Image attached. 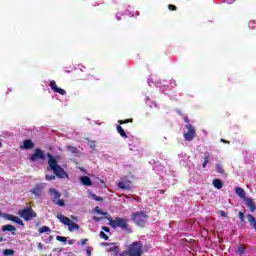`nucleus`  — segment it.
Wrapping results in <instances>:
<instances>
[{"label":"nucleus","instance_id":"nucleus-1","mask_svg":"<svg viewBox=\"0 0 256 256\" xmlns=\"http://www.w3.org/2000/svg\"><path fill=\"white\" fill-rule=\"evenodd\" d=\"M107 219L112 229H121V231H126L128 234L133 233V230L129 227V220L127 218L116 217L115 219H112L109 215Z\"/></svg>","mask_w":256,"mask_h":256},{"label":"nucleus","instance_id":"nucleus-2","mask_svg":"<svg viewBox=\"0 0 256 256\" xmlns=\"http://www.w3.org/2000/svg\"><path fill=\"white\" fill-rule=\"evenodd\" d=\"M47 157L48 165L51 171H53L54 175H56L58 179H65L67 177V172H65V169H63V167L57 163V159H55L51 153H47Z\"/></svg>","mask_w":256,"mask_h":256},{"label":"nucleus","instance_id":"nucleus-3","mask_svg":"<svg viewBox=\"0 0 256 256\" xmlns=\"http://www.w3.org/2000/svg\"><path fill=\"white\" fill-rule=\"evenodd\" d=\"M18 215L21 217V219H24V221H32V219L37 217V212L31 207H26L18 210Z\"/></svg>","mask_w":256,"mask_h":256},{"label":"nucleus","instance_id":"nucleus-4","mask_svg":"<svg viewBox=\"0 0 256 256\" xmlns=\"http://www.w3.org/2000/svg\"><path fill=\"white\" fill-rule=\"evenodd\" d=\"M48 194L51 196V200L58 207H65V200L61 199V192L57 191L55 188H50Z\"/></svg>","mask_w":256,"mask_h":256},{"label":"nucleus","instance_id":"nucleus-5","mask_svg":"<svg viewBox=\"0 0 256 256\" xmlns=\"http://www.w3.org/2000/svg\"><path fill=\"white\" fill-rule=\"evenodd\" d=\"M56 217L57 219H59L60 223H63V225L68 226L69 231H79L78 224L69 219V217L63 214H58Z\"/></svg>","mask_w":256,"mask_h":256},{"label":"nucleus","instance_id":"nucleus-6","mask_svg":"<svg viewBox=\"0 0 256 256\" xmlns=\"http://www.w3.org/2000/svg\"><path fill=\"white\" fill-rule=\"evenodd\" d=\"M184 121L185 123H188L185 125L186 129H188V132L184 133L183 137L185 141H193L195 137H197L195 126L189 123V118H185Z\"/></svg>","mask_w":256,"mask_h":256},{"label":"nucleus","instance_id":"nucleus-7","mask_svg":"<svg viewBox=\"0 0 256 256\" xmlns=\"http://www.w3.org/2000/svg\"><path fill=\"white\" fill-rule=\"evenodd\" d=\"M129 256H141L143 255V243L136 241L130 244L128 247Z\"/></svg>","mask_w":256,"mask_h":256},{"label":"nucleus","instance_id":"nucleus-8","mask_svg":"<svg viewBox=\"0 0 256 256\" xmlns=\"http://www.w3.org/2000/svg\"><path fill=\"white\" fill-rule=\"evenodd\" d=\"M147 219H149V216L143 211L135 212L132 214V220L134 223H136V225H139L140 227H143V225L147 223Z\"/></svg>","mask_w":256,"mask_h":256},{"label":"nucleus","instance_id":"nucleus-9","mask_svg":"<svg viewBox=\"0 0 256 256\" xmlns=\"http://www.w3.org/2000/svg\"><path fill=\"white\" fill-rule=\"evenodd\" d=\"M45 161V152L40 148H36L34 153L30 156V161L35 163V161Z\"/></svg>","mask_w":256,"mask_h":256},{"label":"nucleus","instance_id":"nucleus-10","mask_svg":"<svg viewBox=\"0 0 256 256\" xmlns=\"http://www.w3.org/2000/svg\"><path fill=\"white\" fill-rule=\"evenodd\" d=\"M43 189H45V184L44 183L36 184L30 190V193H32V195H35V197H41V195H43Z\"/></svg>","mask_w":256,"mask_h":256},{"label":"nucleus","instance_id":"nucleus-11","mask_svg":"<svg viewBox=\"0 0 256 256\" xmlns=\"http://www.w3.org/2000/svg\"><path fill=\"white\" fill-rule=\"evenodd\" d=\"M50 88L52 89V91H54V93H59V95H67V91H65L62 88H59L55 80L50 81Z\"/></svg>","mask_w":256,"mask_h":256},{"label":"nucleus","instance_id":"nucleus-12","mask_svg":"<svg viewBox=\"0 0 256 256\" xmlns=\"http://www.w3.org/2000/svg\"><path fill=\"white\" fill-rule=\"evenodd\" d=\"M118 188L123 189L124 191H131V189H133V185H132L131 181H129V180L120 181L118 183Z\"/></svg>","mask_w":256,"mask_h":256},{"label":"nucleus","instance_id":"nucleus-13","mask_svg":"<svg viewBox=\"0 0 256 256\" xmlns=\"http://www.w3.org/2000/svg\"><path fill=\"white\" fill-rule=\"evenodd\" d=\"M5 219H7L8 221H13L14 223H17L18 225H25L23 223V220H21V218L13 215V214H4Z\"/></svg>","mask_w":256,"mask_h":256},{"label":"nucleus","instance_id":"nucleus-14","mask_svg":"<svg viewBox=\"0 0 256 256\" xmlns=\"http://www.w3.org/2000/svg\"><path fill=\"white\" fill-rule=\"evenodd\" d=\"M244 201H245L246 206L248 207V209H250L251 213H255V211H256V204L253 201V199L252 198H245Z\"/></svg>","mask_w":256,"mask_h":256},{"label":"nucleus","instance_id":"nucleus-15","mask_svg":"<svg viewBox=\"0 0 256 256\" xmlns=\"http://www.w3.org/2000/svg\"><path fill=\"white\" fill-rule=\"evenodd\" d=\"M80 181L82 185H85L86 187H91V185H93V182L91 181V178H89V176H82L80 178Z\"/></svg>","mask_w":256,"mask_h":256},{"label":"nucleus","instance_id":"nucleus-16","mask_svg":"<svg viewBox=\"0 0 256 256\" xmlns=\"http://www.w3.org/2000/svg\"><path fill=\"white\" fill-rule=\"evenodd\" d=\"M235 193L240 197V199H247V196H245V190L239 186L235 188Z\"/></svg>","mask_w":256,"mask_h":256},{"label":"nucleus","instance_id":"nucleus-17","mask_svg":"<svg viewBox=\"0 0 256 256\" xmlns=\"http://www.w3.org/2000/svg\"><path fill=\"white\" fill-rule=\"evenodd\" d=\"M33 147H35V143H33V141H31L29 139L24 140L23 149H33Z\"/></svg>","mask_w":256,"mask_h":256},{"label":"nucleus","instance_id":"nucleus-18","mask_svg":"<svg viewBox=\"0 0 256 256\" xmlns=\"http://www.w3.org/2000/svg\"><path fill=\"white\" fill-rule=\"evenodd\" d=\"M117 132L119 133L120 136H122L123 139H127V134L125 133V130L123 129V127H121V125L117 126Z\"/></svg>","mask_w":256,"mask_h":256},{"label":"nucleus","instance_id":"nucleus-19","mask_svg":"<svg viewBox=\"0 0 256 256\" xmlns=\"http://www.w3.org/2000/svg\"><path fill=\"white\" fill-rule=\"evenodd\" d=\"M213 186L216 189H222L223 188V182L220 179H214L213 180Z\"/></svg>","mask_w":256,"mask_h":256},{"label":"nucleus","instance_id":"nucleus-20","mask_svg":"<svg viewBox=\"0 0 256 256\" xmlns=\"http://www.w3.org/2000/svg\"><path fill=\"white\" fill-rule=\"evenodd\" d=\"M2 231H17V228L11 224L4 225Z\"/></svg>","mask_w":256,"mask_h":256},{"label":"nucleus","instance_id":"nucleus-21","mask_svg":"<svg viewBox=\"0 0 256 256\" xmlns=\"http://www.w3.org/2000/svg\"><path fill=\"white\" fill-rule=\"evenodd\" d=\"M216 171L217 173H220V175H225V169L221 164H216Z\"/></svg>","mask_w":256,"mask_h":256},{"label":"nucleus","instance_id":"nucleus-22","mask_svg":"<svg viewBox=\"0 0 256 256\" xmlns=\"http://www.w3.org/2000/svg\"><path fill=\"white\" fill-rule=\"evenodd\" d=\"M39 233H51V228H49V226H42L39 229Z\"/></svg>","mask_w":256,"mask_h":256},{"label":"nucleus","instance_id":"nucleus-23","mask_svg":"<svg viewBox=\"0 0 256 256\" xmlns=\"http://www.w3.org/2000/svg\"><path fill=\"white\" fill-rule=\"evenodd\" d=\"M94 211H95V213H97L98 215H104V216L109 215V213L101 211V208H99V206H96V207L94 208Z\"/></svg>","mask_w":256,"mask_h":256},{"label":"nucleus","instance_id":"nucleus-24","mask_svg":"<svg viewBox=\"0 0 256 256\" xmlns=\"http://www.w3.org/2000/svg\"><path fill=\"white\" fill-rule=\"evenodd\" d=\"M68 151H70L71 153H73L74 155L79 153V149H77V147H73V146H67Z\"/></svg>","mask_w":256,"mask_h":256},{"label":"nucleus","instance_id":"nucleus-25","mask_svg":"<svg viewBox=\"0 0 256 256\" xmlns=\"http://www.w3.org/2000/svg\"><path fill=\"white\" fill-rule=\"evenodd\" d=\"M119 125H126V123H133V118L126 120H118Z\"/></svg>","mask_w":256,"mask_h":256},{"label":"nucleus","instance_id":"nucleus-26","mask_svg":"<svg viewBox=\"0 0 256 256\" xmlns=\"http://www.w3.org/2000/svg\"><path fill=\"white\" fill-rule=\"evenodd\" d=\"M237 253H238L239 255H243V254L245 253V246H243V244H240V245L238 246Z\"/></svg>","mask_w":256,"mask_h":256},{"label":"nucleus","instance_id":"nucleus-27","mask_svg":"<svg viewBox=\"0 0 256 256\" xmlns=\"http://www.w3.org/2000/svg\"><path fill=\"white\" fill-rule=\"evenodd\" d=\"M56 241H60V243H67V237L65 236H57Z\"/></svg>","mask_w":256,"mask_h":256},{"label":"nucleus","instance_id":"nucleus-28","mask_svg":"<svg viewBox=\"0 0 256 256\" xmlns=\"http://www.w3.org/2000/svg\"><path fill=\"white\" fill-rule=\"evenodd\" d=\"M4 255L9 256V255H15V251L11 249H5L3 251Z\"/></svg>","mask_w":256,"mask_h":256},{"label":"nucleus","instance_id":"nucleus-29","mask_svg":"<svg viewBox=\"0 0 256 256\" xmlns=\"http://www.w3.org/2000/svg\"><path fill=\"white\" fill-rule=\"evenodd\" d=\"M99 236L101 237V239H104V241H109V236L106 235L105 232L101 231Z\"/></svg>","mask_w":256,"mask_h":256},{"label":"nucleus","instance_id":"nucleus-30","mask_svg":"<svg viewBox=\"0 0 256 256\" xmlns=\"http://www.w3.org/2000/svg\"><path fill=\"white\" fill-rule=\"evenodd\" d=\"M211 154L209 152L204 153V162L209 163Z\"/></svg>","mask_w":256,"mask_h":256},{"label":"nucleus","instance_id":"nucleus-31","mask_svg":"<svg viewBox=\"0 0 256 256\" xmlns=\"http://www.w3.org/2000/svg\"><path fill=\"white\" fill-rule=\"evenodd\" d=\"M45 179H46V181H55L56 177H55V175L46 174Z\"/></svg>","mask_w":256,"mask_h":256},{"label":"nucleus","instance_id":"nucleus-32","mask_svg":"<svg viewBox=\"0 0 256 256\" xmlns=\"http://www.w3.org/2000/svg\"><path fill=\"white\" fill-rule=\"evenodd\" d=\"M238 217H239L241 223H244V222H245V213H243L242 211H240V212L238 213Z\"/></svg>","mask_w":256,"mask_h":256},{"label":"nucleus","instance_id":"nucleus-33","mask_svg":"<svg viewBox=\"0 0 256 256\" xmlns=\"http://www.w3.org/2000/svg\"><path fill=\"white\" fill-rule=\"evenodd\" d=\"M86 253H87V256H91V253H93V247L87 246L86 247Z\"/></svg>","mask_w":256,"mask_h":256},{"label":"nucleus","instance_id":"nucleus-34","mask_svg":"<svg viewBox=\"0 0 256 256\" xmlns=\"http://www.w3.org/2000/svg\"><path fill=\"white\" fill-rule=\"evenodd\" d=\"M92 199H94V201H103L102 197L96 196L95 194H91Z\"/></svg>","mask_w":256,"mask_h":256},{"label":"nucleus","instance_id":"nucleus-35","mask_svg":"<svg viewBox=\"0 0 256 256\" xmlns=\"http://www.w3.org/2000/svg\"><path fill=\"white\" fill-rule=\"evenodd\" d=\"M168 9H169V11H177V6H175L173 4H169Z\"/></svg>","mask_w":256,"mask_h":256},{"label":"nucleus","instance_id":"nucleus-36","mask_svg":"<svg viewBox=\"0 0 256 256\" xmlns=\"http://www.w3.org/2000/svg\"><path fill=\"white\" fill-rule=\"evenodd\" d=\"M87 241H89V239L87 238H84V239H81L80 242H79V245H87Z\"/></svg>","mask_w":256,"mask_h":256},{"label":"nucleus","instance_id":"nucleus-37","mask_svg":"<svg viewBox=\"0 0 256 256\" xmlns=\"http://www.w3.org/2000/svg\"><path fill=\"white\" fill-rule=\"evenodd\" d=\"M89 147H90L91 149H95V148L97 147V145L95 144V141H90V142H89Z\"/></svg>","mask_w":256,"mask_h":256},{"label":"nucleus","instance_id":"nucleus-38","mask_svg":"<svg viewBox=\"0 0 256 256\" xmlns=\"http://www.w3.org/2000/svg\"><path fill=\"white\" fill-rule=\"evenodd\" d=\"M102 231H105V233H109V231H111V229H109V227H107V226H103Z\"/></svg>","mask_w":256,"mask_h":256},{"label":"nucleus","instance_id":"nucleus-39","mask_svg":"<svg viewBox=\"0 0 256 256\" xmlns=\"http://www.w3.org/2000/svg\"><path fill=\"white\" fill-rule=\"evenodd\" d=\"M219 214L221 215V217H227V213L223 210H220Z\"/></svg>","mask_w":256,"mask_h":256},{"label":"nucleus","instance_id":"nucleus-40","mask_svg":"<svg viewBox=\"0 0 256 256\" xmlns=\"http://www.w3.org/2000/svg\"><path fill=\"white\" fill-rule=\"evenodd\" d=\"M120 256H129V250L121 252Z\"/></svg>","mask_w":256,"mask_h":256},{"label":"nucleus","instance_id":"nucleus-41","mask_svg":"<svg viewBox=\"0 0 256 256\" xmlns=\"http://www.w3.org/2000/svg\"><path fill=\"white\" fill-rule=\"evenodd\" d=\"M220 141H221V143H226L227 145H229L231 143L230 141L225 140V139H221Z\"/></svg>","mask_w":256,"mask_h":256},{"label":"nucleus","instance_id":"nucleus-42","mask_svg":"<svg viewBox=\"0 0 256 256\" xmlns=\"http://www.w3.org/2000/svg\"><path fill=\"white\" fill-rule=\"evenodd\" d=\"M5 241H7V239L4 238L3 236H0V243H3V242H5Z\"/></svg>","mask_w":256,"mask_h":256},{"label":"nucleus","instance_id":"nucleus-43","mask_svg":"<svg viewBox=\"0 0 256 256\" xmlns=\"http://www.w3.org/2000/svg\"><path fill=\"white\" fill-rule=\"evenodd\" d=\"M209 162H203V164H202V167L205 169V167H207V164H208Z\"/></svg>","mask_w":256,"mask_h":256},{"label":"nucleus","instance_id":"nucleus-44","mask_svg":"<svg viewBox=\"0 0 256 256\" xmlns=\"http://www.w3.org/2000/svg\"><path fill=\"white\" fill-rule=\"evenodd\" d=\"M94 221L99 222V221H101V218L94 217Z\"/></svg>","mask_w":256,"mask_h":256},{"label":"nucleus","instance_id":"nucleus-45","mask_svg":"<svg viewBox=\"0 0 256 256\" xmlns=\"http://www.w3.org/2000/svg\"><path fill=\"white\" fill-rule=\"evenodd\" d=\"M114 256H121V253H116Z\"/></svg>","mask_w":256,"mask_h":256},{"label":"nucleus","instance_id":"nucleus-46","mask_svg":"<svg viewBox=\"0 0 256 256\" xmlns=\"http://www.w3.org/2000/svg\"><path fill=\"white\" fill-rule=\"evenodd\" d=\"M1 147H3V143H1V141H0V148H1Z\"/></svg>","mask_w":256,"mask_h":256}]
</instances>
